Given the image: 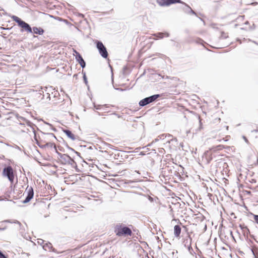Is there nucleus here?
Masks as SVG:
<instances>
[{"instance_id":"obj_19","label":"nucleus","mask_w":258,"mask_h":258,"mask_svg":"<svg viewBox=\"0 0 258 258\" xmlns=\"http://www.w3.org/2000/svg\"><path fill=\"white\" fill-rule=\"evenodd\" d=\"M107 107L105 105H102L101 107V110H102L104 112H108L107 110L106 109Z\"/></svg>"},{"instance_id":"obj_8","label":"nucleus","mask_w":258,"mask_h":258,"mask_svg":"<svg viewBox=\"0 0 258 258\" xmlns=\"http://www.w3.org/2000/svg\"><path fill=\"white\" fill-rule=\"evenodd\" d=\"M74 52L76 53V59L77 61L79 63L82 68H84L86 66V62L84 59L81 54L76 50H74Z\"/></svg>"},{"instance_id":"obj_13","label":"nucleus","mask_w":258,"mask_h":258,"mask_svg":"<svg viewBox=\"0 0 258 258\" xmlns=\"http://www.w3.org/2000/svg\"><path fill=\"white\" fill-rule=\"evenodd\" d=\"M34 33L36 34L42 35L44 33V30L40 27H34L33 28Z\"/></svg>"},{"instance_id":"obj_14","label":"nucleus","mask_w":258,"mask_h":258,"mask_svg":"<svg viewBox=\"0 0 258 258\" xmlns=\"http://www.w3.org/2000/svg\"><path fill=\"white\" fill-rule=\"evenodd\" d=\"M153 36H154L155 37H156V38H154L155 39H161V38H163L164 36L168 37L169 34L168 33H164L160 32V33H158L153 34Z\"/></svg>"},{"instance_id":"obj_5","label":"nucleus","mask_w":258,"mask_h":258,"mask_svg":"<svg viewBox=\"0 0 258 258\" xmlns=\"http://www.w3.org/2000/svg\"><path fill=\"white\" fill-rule=\"evenodd\" d=\"M3 174L7 176L11 182H13L14 179L13 170L11 166H8L4 169Z\"/></svg>"},{"instance_id":"obj_2","label":"nucleus","mask_w":258,"mask_h":258,"mask_svg":"<svg viewBox=\"0 0 258 258\" xmlns=\"http://www.w3.org/2000/svg\"><path fill=\"white\" fill-rule=\"evenodd\" d=\"M12 19L13 20V21L17 22L18 24V25L21 27L22 28H23L25 31L29 32V33H32V29L30 26L25 22L22 21L20 18L16 16H12Z\"/></svg>"},{"instance_id":"obj_22","label":"nucleus","mask_w":258,"mask_h":258,"mask_svg":"<svg viewBox=\"0 0 258 258\" xmlns=\"http://www.w3.org/2000/svg\"><path fill=\"white\" fill-rule=\"evenodd\" d=\"M64 155V156H66V155ZM66 156H67V157L68 158V159H69V160H70L71 162H74V160H73L72 158H71L70 157V156H69V155H66Z\"/></svg>"},{"instance_id":"obj_24","label":"nucleus","mask_w":258,"mask_h":258,"mask_svg":"<svg viewBox=\"0 0 258 258\" xmlns=\"http://www.w3.org/2000/svg\"><path fill=\"white\" fill-rule=\"evenodd\" d=\"M43 242H44L43 240L41 239H38V242L39 243H40V244H42V243H43Z\"/></svg>"},{"instance_id":"obj_25","label":"nucleus","mask_w":258,"mask_h":258,"mask_svg":"<svg viewBox=\"0 0 258 258\" xmlns=\"http://www.w3.org/2000/svg\"><path fill=\"white\" fill-rule=\"evenodd\" d=\"M148 199H149V200L150 201H151V202H153V198H152V197H150V196H149V197H148Z\"/></svg>"},{"instance_id":"obj_26","label":"nucleus","mask_w":258,"mask_h":258,"mask_svg":"<svg viewBox=\"0 0 258 258\" xmlns=\"http://www.w3.org/2000/svg\"><path fill=\"white\" fill-rule=\"evenodd\" d=\"M7 227L6 226H5V227H1L0 228V230H5V229H6Z\"/></svg>"},{"instance_id":"obj_1","label":"nucleus","mask_w":258,"mask_h":258,"mask_svg":"<svg viewBox=\"0 0 258 258\" xmlns=\"http://www.w3.org/2000/svg\"><path fill=\"white\" fill-rule=\"evenodd\" d=\"M114 232L118 236L131 235L132 232L130 228L124 225L117 224L114 228Z\"/></svg>"},{"instance_id":"obj_33","label":"nucleus","mask_w":258,"mask_h":258,"mask_svg":"<svg viewBox=\"0 0 258 258\" xmlns=\"http://www.w3.org/2000/svg\"><path fill=\"white\" fill-rule=\"evenodd\" d=\"M63 21L66 23H68V21L67 20H63Z\"/></svg>"},{"instance_id":"obj_20","label":"nucleus","mask_w":258,"mask_h":258,"mask_svg":"<svg viewBox=\"0 0 258 258\" xmlns=\"http://www.w3.org/2000/svg\"><path fill=\"white\" fill-rule=\"evenodd\" d=\"M52 94H53L54 98L56 97L57 95H59V93L57 91H54L52 93Z\"/></svg>"},{"instance_id":"obj_17","label":"nucleus","mask_w":258,"mask_h":258,"mask_svg":"<svg viewBox=\"0 0 258 258\" xmlns=\"http://www.w3.org/2000/svg\"><path fill=\"white\" fill-rule=\"evenodd\" d=\"M102 105H96L94 104V107L97 110H101V107Z\"/></svg>"},{"instance_id":"obj_34","label":"nucleus","mask_w":258,"mask_h":258,"mask_svg":"<svg viewBox=\"0 0 258 258\" xmlns=\"http://www.w3.org/2000/svg\"><path fill=\"white\" fill-rule=\"evenodd\" d=\"M97 113H98V115H102V114H101V113H100L99 112H97Z\"/></svg>"},{"instance_id":"obj_39","label":"nucleus","mask_w":258,"mask_h":258,"mask_svg":"<svg viewBox=\"0 0 258 258\" xmlns=\"http://www.w3.org/2000/svg\"><path fill=\"white\" fill-rule=\"evenodd\" d=\"M253 42H254V43H255V44H257V43L256 42H255L254 41H253Z\"/></svg>"},{"instance_id":"obj_4","label":"nucleus","mask_w":258,"mask_h":258,"mask_svg":"<svg viewBox=\"0 0 258 258\" xmlns=\"http://www.w3.org/2000/svg\"><path fill=\"white\" fill-rule=\"evenodd\" d=\"M96 47L99 52L100 54L105 58L108 56V52L105 46L102 42L99 41H96Z\"/></svg>"},{"instance_id":"obj_32","label":"nucleus","mask_w":258,"mask_h":258,"mask_svg":"<svg viewBox=\"0 0 258 258\" xmlns=\"http://www.w3.org/2000/svg\"><path fill=\"white\" fill-rule=\"evenodd\" d=\"M33 133H34V135H35V136H36V135H35V130H34V128H33Z\"/></svg>"},{"instance_id":"obj_15","label":"nucleus","mask_w":258,"mask_h":258,"mask_svg":"<svg viewBox=\"0 0 258 258\" xmlns=\"http://www.w3.org/2000/svg\"><path fill=\"white\" fill-rule=\"evenodd\" d=\"M182 4L184 5L185 6V7H186V9L185 10V12L186 13H187L188 14H190L195 15H197L196 12L194 11H193L188 5H187L186 4H185L184 2H183V3H182Z\"/></svg>"},{"instance_id":"obj_31","label":"nucleus","mask_w":258,"mask_h":258,"mask_svg":"<svg viewBox=\"0 0 258 258\" xmlns=\"http://www.w3.org/2000/svg\"><path fill=\"white\" fill-rule=\"evenodd\" d=\"M248 24H249L248 21H246V22H245V24H246V25H247Z\"/></svg>"},{"instance_id":"obj_27","label":"nucleus","mask_w":258,"mask_h":258,"mask_svg":"<svg viewBox=\"0 0 258 258\" xmlns=\"http://www.w3.org/2000/svg\"><path fill=\"white\" fill-rule=\"evenodd\" d=\"M48 135L51 137H54V136L53 135V134L52 133H50V134H48Z\"/></svg>"},{"instance_id":"obj_6","label":"nucleus","mask_w":258,"mask_h":258,"mask_svg":"<svg viewBox=\"0 0 258 258\" xmlns=\"http://www.w3.org/2000/svg\"><path fill=\"white\" fill-rule=\"evenodd\" d=\"M157 3L161 7L169 6L176 3H183L181 0H157Z\"/></svg>"},{"instance_id":"obj_38","label":"nucleus","mask_w":258,"mask_h":258,"mask_svg":"<svg viewBox=\"0 0 258 258\" xmlns=\"http://www.w3.org/2000/svg\"><path fill=\"white\" fill-rule=\"evenodd\" d=\"M48 98H50V94L48 95Z\"/></svg>"},{"instance_id":"obj_21","label":"nucleus","mask_w":258,"mask_h":258,"mask_svg":"<svg viewBox=\"0 0 258 258\" xmlns=\"http://www.w3.org/2000/svg\"><path fill=\"white\" fill-rule=\"evenodd\" d=\"M0 258H8V257L0 250Z\"/></svg>"},{"instance_id":"obj_9","label":"nucleus","mask_w":258,"mask_h":258,"mask_svg":"<svg viewBox=\"0 0 258 258\" xmlns=\"http://www.w3.org/2000/svg\"><path fill=\"white\" fill-rule=\"evenodd\" d=\"M164 136L165 137H168V138H169V140L167 141V142H168L169 143H170L171 142H175V143L177 142V139L176 138L170 139V138L172 137V136L170 135H165L164 134H162V135L159 136L158 137V138L160 139H164Z\"/></svg>"},{"instance_id":"obj_29","label":"nucleus","mask_w":258,"mask_h":258,"mask_svg":"<svg viewBox=\"0 0 258 258\" xmlns=\"http://www.w3.org/2000/svg\"><path fill=\"white\" fill-rule=\"evenodd\" d=\"M243 138H244V140L246 142H248V141H247V139L245 137H243Z\"/></svg>"},{"instance_id":"obj_7","label":"nucleus","mask_w":258,"mask_h":258,"mask_svg":"<svg viewBox=\"0 0 258 258\" xmlns=\"http://www.w3.org/2000/svg\"><path fill=\"white\" fill-rule=\"evenodd\" d=\"M25 192L27 193V196L25 199L23 201V203H28L34 196V191L32 187H29L28 186L26 189Z\"/></svg>"},{"instance_id":"obj_30","label":"nucleus","mask_w":258,"mask_h":258,"mask_svg":"<svg viewBox=\"0 0 258 258\" xmlns=\"http://www.w3.org/2000/svg\"><path fill=\"white\" fill-rule=\"evenodd\" d=\"M3 222H9V223H10L11 222L9 220H5Z\"/></svg>"},{"instance_id":"obj_28","label":"nucleus","mask_w":258,"mask_h":258,"mask_svg":"<svg viewBox=\"0 0 258 258\" xmlns=\"http://www.w3.org/2000/svg\"><path fill=\"white\" fill-rule=\"evenodd\" d=\"M243 17L244 16H240L238 19H243Z\"/></svg>"},{"instance_id":"obj_16","label":"nucleus","mask_w":258,"mask_h":258,"mask_svg":"<svg viewBox=\"0 0 258 258\" xmlns=\"http://www.w3.org/2000/svg\"><path fill=\"white\" fill-rule=\"evenodd\" d=\"M82 74H83V79H84V81L85 83L86 84H87V77H86V73L85 72H84L83 71L82 72Z\"/></svg>"},{"instance_id":"obj_10","label":"nucleus","mask_w":258,"mask_h":258,"mask_svg":"<svg viewBox=\"0 0 258 258\" xmlns=\"http://www.w3.org/2000/svg\"><path fill=\"white\" fill-rule=\"evenodd\" d=\"M63 131L66 134V135L72 140L74 141L76 140L75 135L70 130H63Z\"/></svg>"},{"instance_id":"obj_11","label":"nucleus","mask_w":258,"mask_h":258,"mask_svg":"<svg viewBox=\"0 0 258 258\" xmlns=\"http://www.w3.org/2000/svg\"><path fill=\"white\" fill-rule=\"evenodd\" d=\"M191 238L189 236H188L187 238L185 239L183 241L185 246L188 247L189 250L190 248H191Z\"/></svg>"},{"instance_id":"obj_12","label":"nucleus","mask_w":258,"mask_h":258,"mask_svg":"<svg viewBox=\"0 0 258 258\" xmlns=\"http://www.w3.org/2000/svg\"><path fill=\"white\" fill-rule=\"evenodd\" d=\"M181 233V228L180 227L177 225H175L174 227V234L175 237H178L179 236Z\"/></svg>"},{"instance_id":"obj_18","label":"nucleus","mask_w":258,"mask_h":258,"mask_svg":"<svg viewBox=\"0 0 258 258\" xmlns=\"http://www.w3.org/2000/svg\"><path fill=\"white\" fill-rule=\"evenodd\" d=\"M252 252L254 256V258H258V254H257L255 250L251 249Z\"/></svg>"},{"instance_id":"obj_36","label":"nucleus","mask_w":258,"mask_h":258,"mask_svg":"<svg viewBox=\"0 0 258 258\" xmlns=\"http://www.w3.org/2000/svg\"><path fill=\"white\" fill-rule=\"evenodd\" d=\"M58 102L54 101V103L57 104Z\"/></svg>"},{"instance_id":"obj_3","label":"nucleus","mask_w":258,"mask_h":258,"mask_svg":"<svg viewBox=\"0 0 258 258\" xmlns=\"http://www.w3.org/2000/svg\"><path fill=\"white\" fill-rule=\"evenodd\" d=\"M159 97H160V95L155 94V95H152L150 97H146V98L141 100L140 101L139 105L141 106H146V105L155 101Z\"/></svg>"},{"instance_id":"obj_35","label":"nucleus","mask_w":258,"mask_h":258,"mask_svg":"<svg viewBox=\"0 0 258 258\" xmlns=\"http://www.w3.org/2000/svg\"><path fill=\"white\" fill-rule=\"evenodd\" d=\"M252 27H253V29H254V28H255V25H254V24H253Z\"/></svg>"},{"instance_id":"obj_23","label":"nucleus","mask_w":258,"mask_h":258,"mask_svg":"<svg viewBox=\"0 0 258 258\" xmlns=\"http://www.w3.org/2000/svg\"><path fill=\"white\" fill-rule=\"evenodd\" d=\"M254 220L256 221V222L258 224V215H254Z\"/></svg>"},{"instance_id":"obj_37","label":"nucleus","mask_w":258,"mask_h":258,"mask_svg":"<svg viewBox=\"0 0 258 258\" xmlns=\"http://www.w3.org/2000/svg\"><path fill=\"white\" fill-rule=\"evenodd\" d=\"M222 140L224 141H226V140H224V139H222ZM221 141H222V140H220V142H221Z\"/></svg>"}]
</instances>
